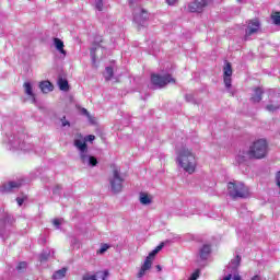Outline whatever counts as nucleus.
I'll list each match as a JSON object with an SVG mask.
<instances>
[{
  "instance_id": "e433bc0d",
  "label": "nucleus",
  "mask_w": 280,
  "mask_h": 280,
  "mask_svg": "<svg viewBox=\"0 0 280 280\" xmlns=\"http://www.w3.org/2000/svg\"><path fill=\"white\" fill-rule=\"evenodd\" d=\"M163 246H165V243H161L160 245H158L154 250H156V253H161V250H163Z\"/></svg>"
},
{
  "instance_id": "412c9836",
  "label": "nucleus",
  "mask_w": 280,
  "mask_h": 280,
  "mask_svg": "<svg viewBox=\"0 0 280 280\" xmlns=\"http://www.w3.org/2000/svg\"><path fill=\"white\" fill-rule=\"evenodd\" d=\"M140 202H141V205H151L152 197L145 192H141L140 194Z\"/></svg>"
},
{
  "instance_id": "2f4dec72",
  "label": "nucleus",
  "mask_w": 280,
  "mask_h": 280,
  "mask_svg": "<svg viewBox=\"0 0 280 280\" xmlns=\"http://www.w3.org/2000/svg\"><path fill=\"white\" fill-rule=\"evenodd\" d=\"M25 200H27V196H24V197H18L16 198V202H18V205H19V207H22L23 206V203L25 202Z\"/></svg>"
},
{
  "instance_id": "79ce46f5",
  "label": "nucleus",
  "mask_w": 280,
  "mask_h": 280,
  "mask_svg": "<svg viewBox=\"0 0 280 280\" xmlns=\"http://www.w3.org/2000/svg\"><path fill=\"white\" fill-rule=\"evenodd\" d=\"M231 279H233V275H231V273H229L228 276H225L223 278V280H231Z\"/></svg>"
},
{
  "instance_id": "f3484780",
  "label": "nucleus",
  "mask_w": 280,
  "mask_h": 280,
  "mask_svg": "<svg viewBox=\"0 0 280 280\" xmlns=\"http://www.w3.org/2000/svg\"><path fill=\"white\" fill-rule=\"evenodd\" d=\"M54 45L58 51H60L63 56H67V50H65V42H62V39L58 37L54 38Z\"/></svg>"
},
{
  "instance_id": "4be33fe9",
  "label": "nucleus",
  "mask_w": 280,
  "mask_h": 280,
  "mask_svg": "<svg viewBox=\"0 0 280 280\" xmlns=\"http://www.w3.org/2000/svg\"><path fill=\"white\" fill-rule=\"evenodd\" d=\"M60 91H69V81L67 79L60 78L58 81Z\"/></svg>"
},
{
  "instance_id": "4468645a",
  "label": "nucleus",
  "mask_w": 280,
  "mask_h": 280,
  "mask_svg": "<svg viewBox=\"0 0 280 280\" xmlns=\"http://www.w3.org/2000/svg\"><path fill=\"white\" fill-rule=\"evenodd\" d=\"M21 183L19 182H9L8 184H4L2 186V191L4 194H10V191H12V189H19V187H21Z\"/></svg>"
},
{
  "instance_id": "423d86ee",
  "label": "nucleus",
  "mask_w": 280,
  "mask_h": 280,
  "mask_svg": "<svg viewBox=\"0 0 280 280\" xmlns=\"http://www.w3.org/2000/svg\"><path fill=\"white\" fill-rule=\"evenodd\" d=\"M77 137H79V139L74 140V145L80 151V159L82 163H86V161H89V158H90L86 154V152H89V147L86 145V141H82L83 139L82 133H78Z\"/></svg>"
},
{
  "instance_id": "2eb2a0df",
  "label": "nucleus",
  "mask_w": 280,
  "mask_h": 280,
  "mask_svg": "<svg viewBox=\"0 0 280 280\" xmlns=\"http://www.w3.org/2000/svg\"><path fill=\"white\" fill-rule=\"evenodd\" d=\"M211 255V244H205L199 250V257L201 259H207Z\"/></svg>"
},
{
  "instance_id": "4c0bfd02",
  "label": "nucleus",
  "mask_w": 280,
  "mask_h": 280,
  "mask_svg": "<svg viewBox=\"0 0 280 280\" xmlns=\"http://www.w3.org/2000/svg\"><path fill=\"white\" fill-rule=\"evenodd\" d=\"M163 246H165V243H161L160 245H158L154 250H156V253H161V250H163Z\"/></svg>"
},
{
  "instance_id": "a18cd8bd",
  "label": "nucleus",
  "mask_w": 280,
  "mask_h": 280,
  "mask_svg": "<svg viewBox=\"0 0 280 280\" xmlns=\"http://www.w3.org/2000/svg\"><path fill=\"white\" fill-rule=\"evenodd\" d=\"M155 268H156L158 272H161V270H162L161 265H156Z\"/></svg>"
},
{
  "instance_id": "f8f14e48",
  "label": "nucleus",
  "mask_w": 280,
  "mask_h": 280,
  "mask_svg": "<svg viewBox=\"0 0 280 280\" xmlns=\"http://www.w3.org/2000/svg\"><path fill=\"white\" fill-rule=\"evenodd\" d=\"M24 93L27 95V97L31 98L33 104H36V94H34V90L32 88V83L30 82H24Z\"/></svg>"
},
{
  "instance_id": "f03ea898",
  "label": "nucleus",
  "mask_w": 280,
  "mask_h": 280,
  "mask_svg": "<svg viewBox=\"0 0 280 280\" xmlns=\"http://www.w3.org/2000/svg\"><path fill=\"white\" fill-rule=\"evenodd\" d=\"M245 154L249 160L266 159L268 155V141L266 139L254 141Z\"/></svg>"
},
{
  "instance_id": "6e6552de",
  "label": "nucleus",
  "mask_w": 280,
  "mask_h": 280,
  "mask_svg": "<svg viewBox=\"0 0 280 280\" xmlns=\"http://www.w3.org/2000/svg\"><path fill=\"white\" fill-rule=\"evenodd\" d=\"M213 0H195L188 4V11L196 13V12H202L209 3H211Z\"/></svg>"
},
{
  "instance_id": "f257e3e1",
  "label": "nucleus",
  "mask_w": 280,
  "mask_h": 280,
  "mask_svg": "<svg viewBox=\"0 0 280 280\" xmlns=\"http://www.w3.org/2000/svg\"><path fill=\"white\" fill-rule=\"evenodd\" d=\"M176 163H178L184 172H187V174H194L196 172V167H198V162L196 161V153H194V150L183 147L176 151Z\"/></svg>"
},
{
  "instance_id": "6ab92c4d",
  "label": "nucleus",
  "mask_w": 280,
  "mask_h": 280,
  "mask_svg": "<svg viewBox=\"0 0 280 280\" xmlns=\"http://www.w3.org/2000/svg\"><path fill=\"white\" fill-rule=\"evenodd\" d=\"M65 277H67V267H63V268L55 271L52 275L54 280L65 279Z\"/></svg>"
},
{
  "instance_id": "c9c22d12",
  "label": "nucleus",
  "mask_w": 280,
  "mask_h": 280,
  "mask_svg": "<svg viewBox=\"0 0 280 280\" xmlns=\"http://www.w3.org/2000/svg\"><path fill=\"white\" fill-rule=\"evenodd\" d=\"M85 141H90V143H93V141H95V136L94 135L86 136Z\"/></svg>"
},
{
  "instance_id": "de8ad7c7",
  "label": "nucleus",
  "mask_w": 280,
  "mask_h": 280,
  "mask_svg": "<svg viewBox=\"0 0 280 280\" xmlns=\"http://www.w3.org/2000/svg\"><path fill=\"white\" fill-rule=\"evenodd\" d=\"M246 158V155H242V159H245Z\"/></svg>"
},
{
  "instance_id": "b1692460",
  "label": "nucleus",
  "mask_w": 280,
  "mask_h": 280,
  "mask_svg": "<svg viewBox=\"0 0 280 280\" xmlns=\"http://www.w3.org/2000/svg\"><path fill=\"white\" fill-rule=\"evenodd\" d=\"M271 19L275 23V25H280V12L276 11L272 15Z\"/></svg>"
},
{
  "instance_id": "7ed1b4c3",
  "label": "nucleus",
  "mask_w": 280,
  "mask_h": 280,
  "mask_svg": "<svg viewBox=\"0 0 280 280\" xmlns=\"http://www.w3.org/2000/svg\"><path fill=\"white\" fill-rule=\"evenodd\" d=\"M228 195L232 200H237L240 198H248L250 196V191L248 187L242 183H228Z\"/></svg>"
},
{
  "instance_id": "9d476101",
  "label": "nucleus",
  "mask_w": 280,
  "mask_h": 280,
  "mask_svg": "<svg viewBox=\"0 0 280 280\" xmlns=\"http://www.w3.org/2000/svg\"><path fill=\"white\" fill-rule=\"evenodd\" d=\"M108 275V270L97 271L95 275L85 273L81 280H106Z\"/></svg>"
},
{
  "instance_id": "393cba45",
  "label": "nucleus",
  "mask_w": 280,
  "mask_h": 280,
  "mask_svg": "<svg viewBox=\"0 0 280 280\" xmlns=\"http://www.w3.org/2000/svg\"><path fill=\"white\" fill-rule=\"evenodd\" d=\"M231 264L234 266V268H240V265L242 264V256L237 255L235 259L231 261Z\"/></svg>"
},
{
  "instance_id": "49530a36",
  "label": "nucleus",
  "mask_w": 280,
  "mask_h": 280,
  "mask_svg": "<svg viewBox=\"0 0 280 280\" xmlns=\"http://www.w3.org/2000/svg\"><path fill=\"white\" fill-rule=\"evenodd\" d=\"M5 223V220H0V226L1 224H4Z\"/></svg>"
},
{
  "instance_id": "09e8293b",
  "label": "nucleus",
  "mask_w": 280,
  "mask_h": 280,
  "mask_svg": "<svg viewBox=\"0 0 280 280\" xmlns=\"http://www.w3.org/2000/svg\"><path fill=\"white\" fill-rule=\"evenodd\" d=\"M238 2L243 1V0H237Z\"/></svg>"
},
{
  "instance_id": "a878e982",
  "label": "nucleus",
  "mask_w": 280,
  "mask_h": 280,
  "mask_svg": "<svg viewBox=\"0 0 280 280\" xmlns=\"http://www.w3.org/2000/svg\"><path fill=\"white\" fill-rule=\"evenodd\" d=\"M108 248H110V246H108V244H103L101 246V248L97 250V255H104V253H106V250H108Z\"/></svg>"
},
{
  "instance_id": "bb28decb",
  "label": "nucleus",
  "mask_w": 280,
  "mask_h": 280,
  "mask_svg": "<svg viewBox=\"0 0 280 280\" xmlns=\"http://www.w3.org/2000/svg\"><path fill=\"white\" fill-rule=\"evenodd\" d=\"M25 268H27V262H25V261H21L16 266V270H19V272H23V270H25Z\"/></svg>"
},
{
  "instance_id": "39448f33",
  "label": "nucleus",
  "mask_w": 280,
  "mask_h": 280,
  "mask_svg": "<svg viewBox=\"0 0 280 280\" xmlns=\"http://www.w3.org/2000/svg\"><path fill=\"white\" fill-rule=\"evenodd\" d=\"M151 84H153V86H158L159 89H164V86H167V84H176V79H174L170 73L164 75L152 73Z\"/></svg>"
},
{
  "instance_id": "c756f323",
  "label": "nucleus",
  "mask_w": 280,
  "mask_h": 280,
  "mask_svg": "<svg viewBox=\"0 0 280 280\" xmlns=\"http://www.w3.org/2000/svg\"><path fill=\"white\" fill-rule=\"evenodd\" d=\"M200 277V269H196L188 280H197Z\"/></svg>"
},
{
  "instance_id": "5701e85b",
  "label": "nucleus",
  "mask_w": 280,
  "mask_h": 280,
  "mask_svg": "<svg viewBox=\"0 0 280 280\" xmlns=\"http://www.w3.org/2000/svg\"><path fill=\"white\" fill-rule=\"evenodd\" d=\"M106 74H105V80L108 82L110 80H113V77L115 75V71L113 70V67H107L105 69Z\"/></svg>"
},
{
  "instance_id": "f704fd0d",
  "label": "nucleus",
  "mask_w": 280,
  "mask_h": 280,
  "mask_svg": "<svg viewBox=\"0 0 280 280\" xmlns=\"http://www.w3.org/2000/svg\"><path fill=\"white\" fill-rule=\"evenodd\" d=\"M61 124H62L63 127H65V126H71V122H69V120H67V117H66V116H63V117L61 118Z\"/></svg>"
},
{
  "instance_id": "dca6fc26",
  "label": "nucleus",
  "mask_w": 280,
  "mask_h": 280,
  "mask_svg": "<svg viewBox=\"0 0 280 280\" xmlns=\"http://www.w3.org/2000/svg\"><path fill=\"white\" fill-rule=\"evenodd\" d=\"M39 89L42 93H51L54 91V84L49 81H42L39 82Z\"/></svg>"
},
{
  "instance_id": "ddd939ff",
  "label": "nucleus",
  "mask_w": 280,
  "mask_h": 280,
  "mask_svg": "<svg viewBox=\"0 0 280 280\" xmlns=\"http://www.w3.org/2000/svg\"><path fill=\"white\" fill-rule=\"evenodd\" d=\"M152 258H145L144 264L141 266L140 271L138 272V279H141V277L145 275V271L152 268Z\"/></svg>"
},
{
  "instance_id": "c85d7f7f",
  "label": "nucleus",
  "mask_w": 280,
  "mask_h": 280,
  "mask_svg": "<svg viewBox=\"0 0 280 280\" xmlns=\"http://www.w3.org/2000/svg\"><path fill=\"white\" fill-rule=\"evenodd\" d=\"M95 8L96 10H98V12H102L104 10V1L102 0L96 1Z\"/></svg>"
},
{
  "instance_id": "37998d69",
  "label": "nucleus",
  "mask_w": 280,
  "mask_h": 280,
  "mask_svg": "<svg viewBox=\"0 0 280 280\" xmlns=\"http://www.w3.org/2000/svg\"><path fill=\"white\" fill-rule=\"evenodd\" d=\"M233 280H242V276H240V273H237V275H235V276L233 277Z\"/></svg>"
},
{
  "instance_id": "7c9ffc66",
  "label": "nucleus",
  "mask_w": 280,
  "mask_h": 280,
  "mask_svg": "<svg viewBox=\"0 0 280 280\" xmlns=\"http://www.w3.org/2000/svg\"><path fill=\"white\" fill-rule=\"evenodd\" d=\"M51 254L48 252V253H43V254H40V256H39V261H47V259H49V256H50Z\"/></svg>"
},
{
  "instance_id": "473e14b6",
  "label": "nucleus",
  "mask_w": 280,
  "mask_h": 280,
  "mask_svg": "<svg viewBox=\"0 0 280 280\" xmlns=\"http://www.w3.org/2000/svg\"><path fill=\"white\" fill-rule=\"evenodd\" d=\"M158 254L159 253L155 249H153L151 253H149L147 258L154 260V257H156Z\"/></svg>"
},
{
  "instance_id": "1a4fd4ad",
  "label": "nucleus",
  "mask_w": 280,
  "mask_h": 280,
  "mask_svg": "<svg viewBox=\"0 0 280 280\" xmlns=\"http://www.w3.org/2000/svg\"><path fill=\"white\" fill-rule=\"evenodd\" d=\"M233 66H231V62H226L223 67V82L226 86V89H231L232 82H233Z\"/></svg>"
},
{
  "instance_id": "0eeeda50",
  "label": "nucleus",
  "mask_w": 280,
  "mask_h": 280,
  "mask_svg": "<svg viewBox=\"0 0 280 280\" xmlns=\"http://www.w3.org/2000/svg\"><path fill=\"white\" fill-rule=\"evenodd\" d=\"M259 30H261V22H259V20L254 19L247 21V28L245 31L244 40H248L253 34H259Z\"/></svg>"
},
{
  "instance_id": "ea45409f",
  "label": "nucleus",
  "mask_w": 280,
  "mask_h": 280,
  "mask_svg": "<svg viewBox=\"0 0 280 280\" xmlns=\"http://www.w3.org/2000/svg\"><path fill=\"white\" fill-rule=\"evenodd\" d=\"M141 0H129V5H135V3H139Z\"/></svg>"
},
{
  "instance_id": "8fccbe9b",
  "label": "nucleus",
  "mask_w": 280,
  "mask_h": 280,
  "mask_svg": "<svg viewBox=\"0 0 280 280\" xmlns=\"http://www.w3.org/2000/svg\"><path fill=\"white\" fill-rule=\"evenodd\" d=\"M84 113H86V109H84Z\"/></svg>"
},
{
  "instance_id": "a19ab883",
  "label": "nucleus",
  "mask_w": 280,
  "mask_h": 280,
  "mask_svg": "<svg viewBox=\"0 0 280 280\" xmlns=\"http://www.w3.org/2000/svg\"><path fill=\"white\" fill-rule=\"evenodd\" d=\"M52 224H55V226H60V220L55 219V220L52 221Z\"/></svg>"
},
{
  "instance_id": "9b49d317",
  "label": "nucleus",
  "mask_w": 280,
  "mask_h": 280,
  "mask_svg": "<svg viewBox=\"0 0 280 280\" xmlns=\"http://www.w3.org/2000/svg\"><path fill=\"white\" fill-rule=\"evenodd\" d=\"M264 97V90L259 86L254 88V94L249 98L253 104H259Z\"/></svg>"
},
{
  "instance_id": "c03bdc74",
  "label": "nucleus",
  "mask_w": 280,
  "mask_h": 280,
  "mask_svg": "<svg viewBox=\"0 0 280 280\" xmlns=\"http://www.w3.org/2000/svg\"><path fill=\"white\" fill-rule=\"evenodd\" d=\"M252 280H261V277H259V276H254V277L252 278Z\"/></svg>"
},
{
  "instance_id": "aec40b11",
  "label": "nucleus",
  "mask_w": 280,
  "mask_h": 280,
  "mask_svg": "<svg viewBox=\"0 0 280 280\" xmlns=\"http://www.w3.org/2000/svg\"><path fill=\"white\" fill-rule=\"evenodd\" d=\"M136 23H141V21H148V11L142 9L140 14L135 15Z\"/></svg>"
},
{
  "instance_id": "20e7f679",
  "label": "nucleus",
  "mask_w": 280,
  "mask_h": 280,
  "mask_svg": "<svg viewBox=\"0 0 280 280\" xmlns=\"http://www.w3.org/2000/svg\"><path fill=\"white\" fill-rule=\"evenodd\" d=\"M109 185L113 194H119L124 189V177L119 173V168L115 167L109 177Z\"/></svg>"
},
{
  "instance_id": "72a5a7b5",
  "label": "nucleus",
  "mask_w": 280,
  "mask_h": 280,
  "mask_svg": "<svg viewBox=\"0 0 280 280\" xmlns=\"http://www.w3.org/2000/svg\"><path fill=\"white\" fill-rule=\"evenodd\" d=\"M279 106H275V105H267V110H269V113H275V110H278Z\"/></svg>"
},
{
  "instance_id": "a211bd4d",
  "label": "nucleus",
  "mask_w": 280,
  "mask_h": 280,
  "mask_svg": "<svg viewBox=\"0 0 280 280\" xmlns=\"http://www.w3.org/2000/svg\"><path fill=\"white\" fill-rule=\"evenodd\" d=\"M104 40L102 38L98 39V42H94L93 43V47L90 50V55L92 56V60L93 62H95V60H97V49H100V43H103Z\"/></svg>"
},
{
  "instance_id": "58836bf2",
  "label": "nucleus",
  "mask_w": 280,
  "mask_h": 280,
  "mask_svg": "<svg viewBox=\"0 0 280 280\" xmlns=\"http://www.w3.org/2000/svg\"><path fill=\"white\" fill-rule=\"evenodd\" d=\"M177 1L178 0H166V3H168V5H174Z\"/></svg>"
},
{
  "instance_id": "cd10ccee",
  "label": "nucleus",
  "mask_w": 280,
  "mask_h": 280,
  "mask_svg": "<svg viewBox=\"0 0 280 280\" xmlns=\"http://www.w3.org/2000/svg\"><path fill=\"white\" fill-rule=\"evenodd\" d=\"M88 161H89V165H91L92 167H95V165H97L96 156L91 155Z\"/></svg>"
}]
</instances>
